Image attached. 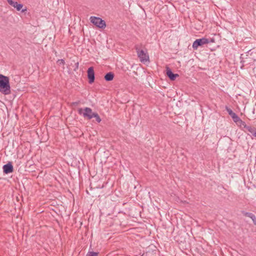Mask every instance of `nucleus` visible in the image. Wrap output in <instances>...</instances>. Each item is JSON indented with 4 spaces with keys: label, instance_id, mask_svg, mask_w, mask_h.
Listing matches in <instances>:
<instances>
[{
    "label": "nucleus",
    "instance_id": "1",
    "mask_svg": "<svg viewBox=\"0 0 256 256\" xmlns=\"http://www.w3.org/2000/svg\"><path fill=\"white\" fill-rule=\"evenodd\" d=\"M78 113L82 114L83 116L88 120L94 118L93 122L98 123L101 121V118L98 113L92 112V110L90 108H86L84 110L80 108L78 110Z\"/></svg>",
    "mask_w": 256,
    "mask_h": 256
},
{
    "label": "nucleus",
    "instance_id": "2",
    "mask_svg": "<svg viewBox=\"0 0 256 256\" xmlns=\"http://www.w3.org/2000/svg\"><path fill=\"white\" fill-rule=\"evenodd\" d=\"M0 92L4 95L11 93L9 78L2 74H0Z\"/></svg>",
    "mask_w": 256,
    "mask_h": 256
},
{
    "label": "nucleus",
    "instance_id": "3",
    "mask_svg": "<svg viewBox=\"0 0 256 256\" xmlns=\"http://www.w3.org/2000/svg\"><path fill=\"white\" fill-rule=\"evenodd\" d=\"M134 48L141 62H144L149 60V56L144 46L142 44H136Z\"/></svg>",
    "mask_w": 256,
    "mask_h": 256
},
{
    "label": "nucleus",
    "instance_id": "4",
    "mask_svg": "<svg viewBox=\"0 0 256 256\" xmlns=\"http://www.w3.org/2000/svg\"><path fill=\"white\" fill-rule=\"evenodd\" d=\"M90 22L100 28H104L106 27V24L104 20L99 17L92 16L90 17Z\"/></svg>",
    "mask_w": 256,
    "mask_h": 256
},
{
    "label": "nucleus",
    "instance_id": "5",
    "mask_svg": "<svg viewBox=\"0 0 256 256\" xmlns=\"http://www.w3.org/2000/svg\"><path fill=\"white\" fill-rule=\"evenodd\" d=\"M214 42V40L213 39H211V40H210L206 38L196 39L192 44V48L194 50H196L199 46H201L204 44H208L210 42Z\"/></svg>",
    "mask_w": 256,
    "mask_h": 256
},
{
    "label": "nucleus",
    "instance_id": "6",
    "mask_svg": "<svg viewBox=\"0 0 256 256\" xmlns=\"http://www.w3.org/2000/svg\"><path fill=\"white\" fill-rule=\"evenodd\" d=\"M240 63L242 64V66H240L241 68H242L246 66L251 64L254 62V58L250 56L248 54H242L240 56Z\"/></svg>",
    "mask_w": 256,
    "mask_h": 256
},
{
    "label": "nucleus",
    "instance_id": "7",
    "mask_svg": "<svg viewBox=\"0 0 256 256\" xmlns=\"http://www.w3.org/2000/svg\"><path fill=\"white\" fill-rule=\"evenodd\" d=\"M232 118L233 121L238 126H240L242 128V126L243 128H250V126H248L246 124L245 122H243L236 114Z\"/></svg>",
    "mask_w": 256,
    "mask_h": 256
},
{
    "label": "nucleus",
    "instance_id": "8",
    "mask_svg": "<svg viewBox=\"0 0 256 256\" xmlns=\"http://www.w3.org/2000/svg\"><path fill=\"white\" fill-rule=\"evenodd\" d=\"M36 134L38 136H41V139L46 141L48 138V129H36Z\"/></svg>",
    "mask_w": 256,
    "mask_h": 256
},
{
    "label": "nucleus",
    "instance_id": "9",
    "mask_svg": "<svg viewBox=\"0 0 256 256\" xmlns=\"http://www.w3.org/2000/svg\"><path fill=\"white\" fill-rule=\"evenodd\" d=\"M87 73L88 83L92 84L94 82L95 80L94 68L92 66L90 67L87 70Z\"/></svg>",
    "mask_w": 256,
    "mask_h": 256
},
{
    "label": "nucleus",
    "instance_id": "10",
    "mask_svg": "<svg viewBox=\"0 0 256 256\" xmlns=\"http://www.w3.org/2000/svg\"><path fill=\"white\" fill-rule=\"evenodd\" d=\"M166 74L170 80L172 81L176 80V78L179 76L178 74H174L172 70L168 66L166 68Z\"/></svg>",
    "mask_w": 256,
    "mask_h": 256
},
{
    "label": "nucleus",
    "instance_id": "11",
    "mask_svg": "<svg viewBox=\"0 0 256 256\" xmlns=\"http://www.w3.org/2000/svg\"><path fill=\"white\" fill-rule=\"evenodd\" d=\"M3 172L5 174H8L14 171V167L12 162H8L6 164L3 166Z\"/></svg>",
    "mask_w": 256,
    "mask_h": 256
},
{
    "label": "nucleus",
    "instance_id": "12",
    "mask_svg": "<svg viewBox=\"0 0 256 256\" xmlns=\"http://www.w3.org/2000/svg\"><path fill=\"white\" fill-rule=\"evenodd\" d=\"M7 2L9 4L16 8L18 11H20L23 7L22 4H18L16 2L12 0H7Z\"/></svg>",
    "mask_w": 256,
    "mask_h": 256
},
{
    "label": "nucleus",
    "instance_id": "13",
    "mask_svg": "<svg viewBox=\"0 0 256 256\" xmlns=\"http://www.w3.org/2000/svg\"><path fill=\"white\" fill-rule=\"evenodd\" d=\"M70 132L74 137H78L83 134L81 129H70Z\"/></svg>",
    "mask_w": 256,
    "mask_h": 256
},
{
    "label": "nucleus",
    "instance_id": "14",
    "mask_svg": "<svg viewBox=\"0 0 256 256\" xmlns=\"http://www.w3.org/2000/svg\"><path fill=\"white\" fill-rule=\"evenodd\" d=\"M243 214L246 216L250 218L252 220L254 224L256 225V218L254 214L248 212H243Z\"/></svg>",
    "mask_w": 256,
    "mask_h": 256
},
{
    "label": "nucleus",
    "instance_id": "15",
    "mask_svg": "<svg viewBox=\"0 0 256 256\" xmlns=\"http://www.w3.org/2000/svg\"><path fill=\"white\" fill-rule=\"evenodd\" d=\"M114 74L112 72H108L104 76V80L107 82L112 81L114 78Z\"/></svg>",
    "mask_w": 256,
    "mask_h": 256
},
{
    "label": "nucleus",
    "instance_id": "16",
    "mask_svg": "<svg viewBox=\"0 0 256 256\" xmlns=\"http://www.w3.org/2000/svg\"><path fill=\"white\" fill-rule=\"evenodd\" d=\"M226 109L232 118L236 114L235 112H234L230 108H228V106L226 107Z\"/></svg>",
    "mask_w": 256,
    "mask_h": 256
},
{
    "label": "nucleus",
    "instance_id": "17",
    "mask_svg": "<svg viewBox=\"0 0 256 256\" xmlns=\"http://www.w3.org/2000/svg\"><path fill=\"white\" fill-rule=\"evenodd\" d=\"M98 252H88L86 256H98Z\"/></svg>",
    "mask_w": 256,
    "mask_h": 256
},
{
    "label": "nucleus",
    "instance_id": "18",
    "mask_svg": "<svg viewBox=\"0 0 256 256\" xmlns=\"http://www.w3.org/2000/svg\"><path fill=\"white\" fill-rule=\"evenodd\" d=\"M248 130L254 137L256 138V129H247Z\"/></svg>",
    "mask_w": 256,
    "mask_h": 256
},
{
    "label": "nucleus",
    "instance_id": "19",
    "mask_svg": "<svg viewBox=\"0 0 256 256\" xmlns=\"http://www.w3.org/2000/svg\"><path fill=\"white\" fill-rule=\"evenodd\" d=\"M57 64L58 65H64L65 62L63 59L58 60L57 61Z\"/></svg>",
    "mask_w": 256,
    "mask_h": 256
},
{
    "label": "nucleus",
    "instance_id": "20",
    "mask_svg": "<svg viewBox=\"0 0 256 256\" xmlns=\"http://www.w3.org/2000/svg\"><path fill=\"white\" fill-rule=\"evenodd\" d=\"M80 100H78V101H76V102H72L71 104H70V106H78L80 104Z\"/></svg>",
    "mask_w": 256,
    "mask_h": 256
},
{
    "label": "nucleus",
    "instance_id": "21",
    "mask_svg": "<svg viewBox=\"0 0 256 256\" xmlns=\"http://www.w3.org/2000/svg\"><path fill=\"white\" fill-rule=\"evenodd\" d=\"M78 62H76L75 63V68L74 69V71H76L78 68Z\"/></svg>",
    "mask_w": 256,
    "mask_h": 256
},
{
    "label": "nucleus",
    "instance_id": "22",
    "mask_svg": "<svg viewBox=\"0 0 256 256\" xmlns=\"http://www.w3.org/2000/svg\"><path fill=\"white\" fill-rule=\"evenodd\" d=\"M26 10V8L23 9V10H22V12H25Z\"/></svg>",
    "mask_w": 256,
    "mask_h": 256
},
{
    "label": "nucleus",
    "instance_id": "23",
    "mask_svg": "<svg viewBox=\"0 0 256 256\" xmlns=\"http://www.w3.org/2000/svg\"><path fill=\"white\" fill-rule=\"evenodd\" d=\"M254 69H255V68H253L254 72Z\"/></svg>",
    "mask_w": 256,
    "mask_h": 256
}]
</instances>
